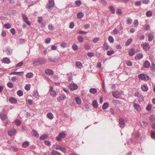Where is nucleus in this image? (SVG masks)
<instances>
[{
    "label": "nucleus",
    "mask_w": 155,
    "mask_h": 155,
    "mask_svg": "<svg viewBox=\"0 0 155 155\" xmlns=\"http://www.w3.org/2000/svg\"><path fill=\"white\" fill-rule=\"evenodd\" d=\"M46 61V60L43 58H40L35 59L33 62L34 66H38L43 64Z\"/></svg>",
    "instance_id": "1"
},
{
    "label": "nucleus",
    "mask_w": 155,
    "mask_h": 155,
    "mask_svg": "<svg viewBox=\"0 0 155 155\" xmlns=\"http://www.w3.org/2000/svg\"><path fill=\"white\" fill-rule=\"evenodd\" d=\"M138 78L139 79H141L144 81H147L149 80L150 78L149 76L147 74H139L138 76Z\"/></svg>",
    "instance_id": "2"
},
{
    "label": "nucleus",
    "mask_w": 155,
    "mask_h": 155,
    "mask_svg": "<svg viewBox=\"0 0 155 155\" xmlns=\"http://www.w3.org/2000/svg\"><path fill=\"white\" fill-rule=\"evenodd\" d=\"M141 46L143 47V49L145 51H147L150 49V45L148 43H144L141 45Z\"/></svg>",
    "instance_id": "3"
},
{
    "label": "nucleus",
    "mask_w": 155,
    "mask_h": 155,
    "mask_svg": "<svg viewBox=\"0 0 155 155\" xmlns=\"http://www.w3.org/2000/svg\"><path fill=\"white\" fill-rule=\"evenodd\" d=\"M119 127L121 128L124 127L125 125V120L122 118H120L119 119Z\"/></svg>",
    "instance_id": "4"
},
{
    "label": "nucleus",
    "mask_w": 155,
    "mask_h": 155,
    "mask_svg": "<svg viewBox=\"0 0 155 155\" xmlns=\"http://www.w3.org/2000/svg\"><path fill=\"white\" fill-rule=\"evenodd\" d=\"M54 6V2L53 0H50L48 2V7L50 9H52Z\"/></svg>",
    "instance_id": "5"
},
{
    "label": "nucleus",
    "mask_w": 155,
    "mask_h": 155,
    "mask_svg": "<svg viewBox=\"0 0 155 155\" xmlns=\"http://www.w3.org/2000/svg\"><path fill=\"white\" fill-rule=\"evenodd\" d=\"M69 87L71 90L74 91L77 89L78 86L76 84L73 83L70 84Z\"/></svg>",
    "instance_id": "6"
},
{
    "label": "nucleus",
    "mask_w": 155,
    "mask_h": 155,
    "mask_svg": "<svg viewBox=\"0 0 155 155\" xmlns=\"http://www.w3.org/2000/svg\"><path fill=\"white\" fill-rule=\"evenodd\" d=\"M48 59L49 61L51 62L55 63L58 62L59 60H60V58H53L51 57H49Z\"/></svg>",
    "instance_id": "7"
},
{
    "label": "nucleus",
    "mask_w": 155,
    "mask_h": 155,
    "mask_svg": "<svg viewBox=\"0 0 155 155\" xmlns=\"http://www.w3.org/2000/svg\"><path fill=\"white\" fill-rule=\"evenodd\" d=\"M120 94V93L117 91L112 92V94L113 96L115 98H119V95Z\"/></svg>",
    "instance_id": "8"
},
{
    "label": "nucleus",
    "mask_w": 155,
    "mask_h": 155,
    "mask_svg": "<svg viewBox=\"0 0 155 155\" xmlns=\"http://www.w3.org/2000/svg\"><path fill=\"white\" fill-rule=\"evenodd\" d=\"M133 106L134 108L137 111H139L141 110V107L139 104L134 103Z\"/></svg>",
    "instance_id": "9"
},
{
    "label": "nucleus",
    "mask_w": 155,
    "mask_h": 155,
    "mask_svg": "<svg viewBox=\"0 0 155 155\" xmlns=\"http://www.w3.org/2000/svg\"><path fill=\"white\" fill-rule=\"evenodd\" d=\"M141 89L143 92H146L148 90V87L146 84H143L141 85Z\"/></svg>",
    "instance_id": "10"
},
{
    "label": "nucleus",
    "mask_w": 155,
    "mask_h": 155,
    "mask_svg": "<svg viewBox=\"0 0 155 155\" xmlns=\"http://www.w3.org/2000/svg\"><path fill=\"white\" fill-rule=\"evenodd\" d=\"M16 130L15 129H13L11 130H9L8 132V134L9 135L12 136L13 135H15L16 134Z\"/></svg>",
    "instance_id": "11"
},
{
    "label": "nucleus",
    "mask_w": 155,
    "mask_h": 155,
    "mask_svg": "<svg viewBox=\"0 0 155 155\" xmlns=\"http://www.w3.org/2000/svg\"><path fill=\"white\" fill-rule=\"evenodd\" d=\"M46 74L49 75H52L54 74V71L51 69H46L45 70Z\"/></svg>",
    "instance_id": "12"
},
{
    "label": "nucleus",
    "mask_w": 155,
    "mask_h": 155,
    "mask_svg": "<svg viewBox=\"0 0 155 155\" xmlns=\"http://www.w3.org/2000/svg\"><path fill=\"white\" fill-rule=\"evenodd\" d=\"M2 62L5 64H8L11 62V61L8 58L6 57L3 58L2 60Z\"/></svg>",
    "instance_id": "13"
},
{
    "label": "nucleus",
    "mask_w": 155,
    "mask_h": 155,
    "mask_svg": "<svg viewBox=\"0 0 155 155\" xmlns=\"http://www.w3.org/2000/svg\"><path fill=\"white\" fill-rule=\"evenodd\" d=\"M110 48V46L108 43L106 42H104L103 45V49L104 50H108Z\"/></svg>",
    "instance_id": "14"
},
{
    "label": "nucleus",
    "mask_w": 155,
    "mask_h": 155,
    "mask_svg": "<svg viewBox=\"0 0 155 155\" xmlns=\"http://www.w3.org/2000/svg\"><path fill=\"white\" fill-rule=\"evenodd\" d=\"M148 40L149 41H151L153 38V34L152 33H150L148 34Z\"/></svg>",
    "instance_id": "15"
},
{
    "label": "nucleus",
    "mask_w": 155,
    "mask_h": 155,
    "mask_svg": "<svg viewBox=\"0 0 155 155\" xmlns=\"http://www.w3.org/2000/svg\"><path fill=\"white\" fill-rule=\"evenodd\" d=\"M150 63L149 61L146 60L143 64V66L145 68H147L150 67Z\"/></svg>",
    "instance_id": "16"
},
{
    "label": "nucleus",
    "mask_w": 155,
    "mask_h": 155,
    "mask_svg": "<svg viewBox=\"0 0 155 155\" xmlns=\"http://www.w3.org/2000/svg\"><path fill=\"white\" fill-rule=\"evenodd\" d=\"M9 101L12 103L15 104L17 102V100L14 97H10L9 99Z\"/></svg>",
    "instance_id": "17"
},
{
    "label": "nucleus",
    "mask_w": 155,
    "mask_h": 155,
    "mask_svg": "<svg viewBox=\"0 0 155 155\" xmlns=\"http://www.w3.org/2000/svg\"><path fill=\"white\" fill-rule=\"evenodd\" d=\"M32 134L34 137L37 138H38L39 137V134L36 130H32Z\"/></svg>",
    "instance_id": "18"
},
{
    "label": "nucleus",
    "mask_w": 155,
    "mask_h": 155,
    "mask_svg": "<svg viewBox=\"0 0 155 155\" xmlns=\"http://www.w3.org/2000/svg\"><path fill=\"white\" fill-rule=\"evenodd\" d=\"M135 53V50L134 48H132L129 51V55L130 56H133Z\"/></svg>",
    "instance_id": "19"
},
{
    "label": "nucleus",
    "mask_w": 155,
    "mask_h": 155,
    "mask_svg": "<svg viewBox=\"0 0 155 155\" xmlns=\"http://www.w3.org/2000/svg\"><path fill=\"white\" fill-rule=\"evenodd\" d=\"M84 16V14L83 12H80L77 14V17L78 18L81 19Z\"/></svg>",
    "instance_id": "20"
},
{
    "label": "nucleus",
    "mask_w": 155,
    "mask_h": 155,
    "mask_svg": "<svg viewBox=\"0 0 155 155\" xmlns=\"http://www.w3.org/2000/svg\"><path fill=\"white\" fill-rule=\"evenodd\" d=\"M143 57V55L142 54H137L135 57V58L137 60H139L142 58Z\"/></svg>",
    "instance_id": "21"
},
{
    "label": "nucleus",
    "mask_w": 155,
    "mask_h": 155,
    "mask_svg": "<svg viewBox=\"0 0 155 155\" xmlns=\"http://www.w3.org/2000/svg\"><path fill=\"white\" fill-rule=\"evenodd\" d=\"M149 120L151 122L155 121V116L154 114H152L149 117Z\"/></svg>",
    "instance_id": "22"
},
{
    "label": "nucleus",
    "mask_w": 155,
    "mask_h": 155,
    "mask_svg": "<svg viewBox=\"0 0 155 155\" xmlns=\"http://www.w3.org/2000/svg\"><path fill=\"white\" fill-rule=\"evenodd\" d=\"M29 142L27 141H26L24 142L23 143L22 146L23 147H27L29 146Z\"/></svg>",
    "instance_id": "23"
},
{
    "label": "nucleus",
    "mask_w": 155,
    "mask_h": 155,
    "mask_svg": "<svg viewBox=\"0 0 155 155\" xmlns=\"http://www.w3.org/2000/svg\"><path fill=\"white\" fill-rule=\"evenodd\" d=\"M5 52L8 55H10L12 53V50L11 49L7 48L5 51Z\"/></svg>",
    "instance_id": "24"
},
{
    "label": "nucleus",
    "mask_w": 155,
    "mask_h": 155,
    "mask_svg": "<svg viewBox=\"0 0 155 155\" xmlns=\"http://www.w3.org/2000/svg\"><path fill=\"white\" fill-rule=\"evenodd\" d=\"M24 73V72L21 71V72H12V73H10V74H12L14 75H16L17 74H19L20 75H23V74Z\"/></svg>",
    "instance_id": "25"
},
{
    "label": "nucleus",
    "mask_w": 155,
    "mask_h": 155,
    "mask_svg": "<svg viewBox=\"0 0 155 155\" xmlns=\"http://www.w3.org/2000/svg\"><path fill=\"white\" fill-rule=\"evenodd\" d=\"M76 65L78 68H81L82 66V64L80 62H77L76 63Z\"/></svg>",
    "instance_id": "26"
},
{
    "label": "nucleus",
    "mask_w": 155,
    "mask_h": 155,
    "mask_svg": "<svg viewBox=\"0 0 155 155\" xmlns=\"http://www.w3.org/2000/svg\"><path fill=\"white\" fill-rule=\"evenodd\" d=\"M47 116V117L50 119H52L53 118V115L51 113H48Z\"/></svg>",
    "instance_id": "27"
},
{
    "label": "nucleus",
    "mask_w": 155,
    "mask_h": 155,
    "mask_svg": "<svg viewBox=\"0 0 155 155\" xmlns=\"http://www.w3.org/2000/svg\"><path fill=\"white\" fill-rule=\"evenodd\" d=\"M89 91L91 93L93 94H95L97 92V91L95 88H91L89 90Z\"/></svg>",
    "instance_id": "28"
},
{
    "label": "nucleus",
    "mask_w": 155,
    "mask_h": 155,
    "mask_svg": "<svg viewBox=\"0 0 155 155\" xmlns=\"http://www.w3.org/2000/svg\"><path fill=\"white\" fill-rule=\"evenodd\" d=\"M132 38L129 39L125 43V45L126 46H128L131 43L132 41Z\"/></svg>",
    "instance_id": "29"
},
{
    "label": "nucleus",
    "mask_w": 155,
    "mask_h": 155,
    "mask_svg": "<svg viewBox=\"0 0 155 155\" xmlns=\"http://www.w3.org/2000/svg\"><path fill=\"white\" fill-rule=\"evenodd\" d=\"M0 116L1 119L3 120H5L7 117V116L3 114H0Z\"/></svg>",
    "instance_id": "30"
},
{
    "label": "nucleus",
    "mask_w": 155,
    "mask_h": 155,
    "mask_svg": "<svg viewBox=\"0 0 155 155\" xmlns=\"http://www.w3.org/2000/svg\"><path fill=\"white\" fill-rule=\"evenodd\" d=\"M109 103L108 102L104 103L102 106V108L104 110L106 109L108 107Z\"/></svg>",
    "instance_id": "31"
},
{
    "label": "nucleus",
    "mask_w": 155,
    "mask_h": 155,
    "mask_svg": "<svg viewBox=\"0 0 155 155\" xmlns=\"http://www.w3.org/2000/svg\"><path fill=\"white\" fill-rule=\"evenodd\" d=\"M112 103L115 104H121L122 102L118 100H112Z\"/></svg>",
    "instance_id": "32"
},
{
    "label": "nucleus",
    "mask_w": 155,
    "mask_h": 155,
    "mask_svg": "<svg viewBox=\"0 0 155 155\" xmlns=\"http://www.w3.org/2000/svg\"><path fill=\"white\" fill-rule=\"evenodd\" d=\"M139 97H138V101L139 102L140 101H143L144 100V97L141 94H140V95H139V96H138Z\"/></svg>",
    "instance_id": "33"
},
{
    "label": "nucleus",
    "mask_w": 155,
    "mask_h": 155,
    "mask_svg": "<svg viewBox=\"0 0 155 155\" xmlns=\"http://www.w3.org/2000/svg\"><path fill=\"white\" fill-rule=\"evenodd\" d=\"M48 137V136L46 134H44L41 136L40 138V140H43Z\"/></svg>",
    "instance_id": "34"
},
{
    "label": "nucleus",
    "mask_w": 155,
    "mask_h": 155,
    "mask_svg": "<svg viewBox=\"0 0 155 155\" xmlns=\"http://www.w3.org/2000/svg\"><path fill=\"white\" fill-rule=\"evenodd\" d=\"M93 106L94 107L96 108L98 106L97 101L96 100H94L93 102Z\"/></svg>",
    "instance_id": "35"
},
{
    "label": "nucleus",
    "mask_w": 155,
    "mask_h": 155,
    "mask_svg": "<svg viewBox=\"0 0 155 155\" xmlns=\"http://www.w3.org/2000/svg\"><path fill=\"white\" fill-rule=\"evenodd\" d=\"M152 11H147L146 13V15L147 17H150L152 16Z\"/></svg>",
    "instance_id": "36"
},
{
    "label": "nucleus",
    "mask_w": 155,
    "mask_h": 155,
    "mask_svg": "<svg viewBox=\"0 0 155 155\" xmlns=\"http://www.w3.org/2000/svg\"><path fill=\"white\" fill-rule=\"evenodd\" d=\"M33 76V74L32 73H28L26 75V76L27 78H30Z\"/></svg>",
    "instance_id": "37"
},
{
    "label": "nucleus",
    "mask_w": 155,
    "mask_h": 155,
    "mask_svg": "<svg viewBox=\"0 0 155 155\" xmlns=\"http://www.w3.org/2000/svg\"><path fill=\"white\" fill-rule=\"evenodd\" d=\"M4 27L6 29H9L11 27V25L9 23H6L4 25Z\"/></svg>",
    "instance_id": "38"
},
{
    "label": "nucleus",
    "mask_w": 155,
    "mask_h": 155,
    "mask_svg": "<svg viewBox=\"0 0 155 155\" xmlns=\"http://www.w3.org/2000/svg\"><path fill=\"white\" fill-rule=\"evenodd\" d=\"M109 8L111 12V13L113 14H114L115 10L114 8L111 6H110Z\"/></svg>",
    "instance_id": "39"
},
{
    "label": "nucleus",
    "mask_w": 155,
    "mask_h": 155,
    "mask_svg": "<svg viewBox=\"0 0 155 155\" xmlns=\"http://www.w3.org/2000/svg\"><path fill=\"white\" fill-rule=\"evenodd\" d=\"M65 134L64 132H61L59 134L58 136H59V137L60 138H63L65 137Z\"/></svg>",
    "instance_id": "40"
},
{
    "label": "nucleus",
    "mask_w": 155,
    "mask_h": 155,
    "mask_svg": "<svg viewBox=\"0 0 155 155\" xmlns=\"http://www.w3.org/2000/svg\"><path fill=\"white\" fill-rule=\"evenodd\" d=\"M114 53V51L113 50H110L108 51L107 52V55L108 56H110Z\"/></svg>",
    "instance_id": "41"
},
{
    "label": "nucleus",
    "mask_w": 155,
    "mask_h": 155,
    "mask_svg": "<svg viewBox=\"0 0 155 155\" xmlns=\"http://www.w3.org/2000/svg\"><path fill=\"white\" fill-rule=\"evenodd\" d=\"M72 48L74 51H76L78 49V47L77 45L74 44L73 45Z\"/></svg>",
    "instance_id": "42"
},
{
    "label": "nucleus",
    "mask_w": 155,
    "mask_h": 155,
    "mask_svg": "<svg viewBox=\"0 0 155 155\" xmlns=\"http://www.w3.org/2000/svg\"><path fill=\"white\" fill-rule=\"evenodd\" d=\"M75 100H76V103L78 104H79L81 103V99L79 97H77L76 98Z\"/></svg>",
    "instance_id": "43"
},
{
    "label": "nucleus",
    "mask_w": 155,
    "mask_h": 155,
    "mask_svg": "<svg viewBox=\"0 0 155 155\" xmlns=\"http://www.w3.org/2000/svg\"><path fill=\"white\" fill-rule=\"evenodd\" d=\"M60 100H64L66 98V96L64 94H61L59 97Z\"/></svg>",
    "instance_id": "44"
},
{
    "label": "nucleus",
    "mask_w": 155,
    "mask_h": 155,
    "mask_svg": "<svg viewBox=\"0 0 155 155\" xmlns=\"http://www.w3.org/2000/svg\"><path fill=\"white\" fill-rule=\"evenodd\" d=\"M17 94L18 96H21L23 95V92L21 90H19L17 92Z\"/></svg>",
    "instance_id": "45"
},
{
    "label": "nucleus",
    "mask_w": 155,
    "mask_h": 155,
    "mask_svg": "<svg viewBox=\"0 0 155 155\" xmlns=\"http://www.w3.org/2000/svg\"><path fill=\"white\" fill-rule=\"evenodd\" d=\"M26 101L29 104L32 105L33 104V101L31 99H27L26 100Z\"/></svg>",
    "instance_id": "46"
},
{
    "label": "nucleus",
    "mask_w": 155,
    "mask_h": 155,
    "mask_svg": "<svg viewBox=\"0 0 155 155\" xmlns=\"http://www.w3.org/2000/svg\"><path fill=\"white\" fill-rule=\"evenodd\" d=\"M108 40L109 42L110 43H113L114 42V39L113 37L111 36H109Z\"/></svg>",
    "instance_id": "47"
},
{
    "label": "nucleus",
    "mask_w": 155,
    "mask_h": 155,
    "mask_svg": "<svg viewBox=\"0 0 155 155\" xmlns=\"http://www.w3.org/2000/svg\"><path fill=\"white\" fill-rule=\"evenodd\" d=\"M14 122L17 126L20 125L21 123V122L18 120H16Z\"/></svg>",
    "instance_id": "48"
},
{
    "label": "nucleus",
    "mask_w": 155,
    "mask_h": 155,
    "mask_svg": "<svg viewBox=\"0 0 155 155\" xmlns=\"http://www.w3.org/2000/svg\"><path fill=\"white\" fill-rule=\"evenodd\" d=\"M25 89L27 91L30 90V85L27 84L25 85Z\"/></svg>",
    "instance_id": "49"
},
{
    "label": "nucleus",
    "mask_w": 155,
    "mask_h": 155,
    "mask_svg": "<svg viewBox=\"0 0 155 155\" xmlns=\"http://www.w3.org/2000/svg\"><path fill=\"white\" fill-rule=\"evenodd\" d=\"M134 27H136L138 25V24H139L138 20L137 19L135 20L134 21Z\"/></svg>",
    "instance_id": "50"
},
{
    "label": "nucleus",
    "mask_w": 155,
    "mask_h": 155,
    "mask_svg": "<svg viewBox=\"0 0 155 155\" xmlns=\"http://www.w3.org/2000/svg\"><path fill=\"white\" fill-rule=\"evenodd\" d=\"M50 92L51 95V96L54 97L56 95V92L55 91H51Z\"/></svg>",
    "instance_id": "51"
},
{
    "label": "nucleus",
    "mask_w": 155,
    "mask_h": 155,
    "mask_svg": "<svg viewBox=\"0 0 155 155\" xmlns=\"http://www.w3.org/2000/svg\"><path fill=\"white\" fill-rule=\"evenodd\" d=\"M84 47L86 50H89L90 49V46L88 44L85 45Z\"/></svg>",
    "instance_id": "52"
},
{
    "label": "nucleus",
    "mask_w": 155,
    "mask_h": 155,
    "mask_svg": "<svg viewBox=\"0 0 155 155\" xmlns=\"http://www.w3.org/2000/svg\"><path fill=\"white\" fill-rule=\"evenodd\" d=\"M152 108V106L151 104H149L146 107V110L148 111H150Z\"/></svg>",
    "instance_id": "53"
},
{
    "label": "nucleus",
    "mask_w": 155,
    "mask_h": 155,
    "mask_svg": "<svg viewBox=\"0 0 155 155\" xmlns=\"http://www.w3.org/2000/svg\"><path fill=\"white\" fill-rule=\"evenodd\" d=\"M127 24H130L132 23V20L131 19L128 18L126 20Z\"/></svg>",
    "instance_id": "54"
},
{
    "label": "nucleus",
    "mask_w": 155,
    "mask_h": 155,
    "mask_svg": "<svg viewBox=\"0 0 155 155\" xmlns=\"http://www.w3.org/2000/svg\"><path fill=\"white\" fill-rule=\"evenodd\" d=\"M78 39L79 42H82L83 41V38L81 36H79L78 38Z\"/></svg>",
    "instance_id": "55"
},
{
    "label": "nucleus",
    "mask_w": 155,
    "mask_h": 155,
    "mask_svg": "<svg viewBox=\"0 0 155 155\" xmlns=\"http://www.w3.org/2000/svg\"><path fill=\"white\" fill-rule=\"evenodd\" d=\"M43 18L42 17H38V21L39 23H41L42 22V21L43 20Z\"/></svg>",
    "instance_id": "56"
},
{
    "label": "nucleus",
    "mask_w": 155,
    "mask_h": 155,
    "mask_svg": "<svg viewBox=\"0 0 155 155\" xmlns=\"http://www.w3.org/2000/svg\"><path fill=\"white\" fill-rule=\"evenodd\" d=\"M48 28L49 29L51 30H53L54 29V26L52 25L51 24H50L48 26Z\"/></svg>",
    "instance_id": "57"
},
{
    "label": "nucleus",
    "mask_w": 155,
    "mask_h": 155,
    "mask_svg": "<svg viewBox=\"0 0 155 155\" xmlns=\"http://www.w3.org/2000/svg\"><path fill=\"white\" fill-rule=\"evenodd\" d=\"M87 55L90 57H92L94 56V54L92 52H88L87 53Z\"/></svg>",
    "instance_id": "58"
},
{
    "label": "nucleus",
    "mask_w": 155,
    "mask_h": 155,
    "mask_svg": "<svg viewBox=\"0 0 155 155\" xmlns=\"http://www.w3.org/2000/svg\"><path fill=\"white\" fill-rule=\"evenodd\" d=\"M8 86L10 88H12L13 87V84L11 82H8L7 83Z\"/></svg>",
    "instance_id": "59"
},
{
    "label": "nucleus",
    "mask_w": 155,
    "mask_h": 155,
    "mask_svg": "<svg viewBox=\"0 0 155 155\" xmlns=\"http://www.w3.org/2000/svg\"><path fill=\"white\" fill-rule=\"evenodd\" d=\"M141 124L142 126L146 127L147 125V123L145 121H142L141 123Z\"/></svg>",
    "instance_id": "60"
},
{
    "label": "nucleus",
    "mask_w": 155,
    "mask_h": 155,
    "mask_svg": "<svg viewBox=\"0 0 155 155\" xmlns=\"http://www.w3.org/2000/svg\"><path fill=\"white\" fill-rule=\"evenodd\" d=\"M34 94H33V95L35 97H37L38 96V94L37 91H34L33 92Z\"/></svg>",
    "instance_id": "61"
},
{
    "label": "nucleus",
    "mask_w": 155,
    "mask_h": 155,
    "mask_svg": "<svg viewBox=\"0 0 155 155\" xmlns=\"http://www.w3.org/2000/svg\"><path fill=\"white\" fill-rule=\"evenodd\" d=\"M10 31L13 35H14L15 34V31L14 28H11L10 30Z\"/></svg>",
    "instance_id": "62"
},
{
    "label": "nucleus",
    "mask_w": 155,
    "mask_h": 155,
    "mask_svg": "<svg viewBox=\"0 0 155 155\" xmlns=\"http://www.w3.org/2000/svg\"><path fill=\"white\" fill-rule=\"evenodd\" d=\"M76 5L79 6L81 4V2L79 0L76 1L75 2Z\"/></svg>",
    "instance_id": "63"
},
{
    "label": "nucleus",
    "mask_w": 155,
    "mask_h": 155,
    "mask_svg": "<svg viewBox=\"0 0 155 155\" xmlns=\"http://www.w3.org/2000/svg\"><path fill=\"white\" fill-rule=\"evenodd\" d=\"M151 137L152 138H155V132H152L151 134Z\"/></svg>",
    "instance_id": "64"
}]
</instances>
